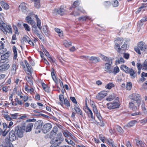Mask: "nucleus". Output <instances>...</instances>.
Here are the masks:
<instances>
[{
	"label": "nucleus",
	"instance_id": "nucleus-1",
	"mask_svg": "<svg viewBox=\"0 0 147 147\" xmlns=\"http://www.w3.org/2000/svg\"><path fill=\"white\" fill-rule=\"evenodd\" d=\"M0 29L5 34L12 32L11 26L7 25L4 23L1 20H0Z\"/></svg>",
	"mask_w": 147,
	"mask_h": 147
},
{
	"label": "nucleus",
	"instance_id": "nucleus-2",
	"mask_svg": "<svg viewBox=\"0 0 147 147\" xmlns=\"http://www.w3.org/2000/svg\"><path fill=\"white\" fill-rule=\"evenodd\" d=\"M146 48V46L145 43L143 42H140L138 44L137 46L135 48V50L138 54H141L140 50L144 51Z\"/></svg>",
	"mask_w": 147,
	"mask_h": 147
},
{
	"label": "nucleus",
	"instance_id": "nucleus-3",
	"mask_svg": "<svg viewBox=\"0 0 147 147\" xmlns=\"http://www.w3.org/2000/svg\"><path fill=\"white\" fill-rule=\"evenodd\" d=\"M67 13V11L64 9V6H61L58 8L55 9L53 12V14L54 15L59 14L61 16H63Z\"/></svg>",
	"mask_w": 147,
	"mask_h": 147
},
{
	"label": "nucleus",
	"instance_id": "nucleus-4",
	"mask_svg": "<svg viewBox=\"0 0 147 147\" xmlns=\"http://www.w3.org/2000/svg\"><path fill=\"white\" fill-rule=\"evenodd\" d=\"M25 128L23 127L17 126L15 127L14 131L17 137L22 138L23 136V132Z\"/></svg>",
	"mask_w": 147,
	"mask_h": 147
},
{
	"label": "nucleus",
	"instance_id": "nucleus-5",
	"mask_svg": "<svg viewBox=\"0 0 147 147\" xmlns=\"http://www.w3.org/2000/svg\"><path fill=\"white\" fill-rule=\"evenodd\" d=\"M115 43V49L117 50L118 52L120 51V46L121 45L123 42V40L122 38H116L114 41Z\"/></svg>",
	"mask_w": 147,
	"mask_h": 147
},
{
	"label": "nucleus",
	"instance_id": "nucleus-6",
	"mask_svg": "<svg viewBox=\"0 0 147 147\" xmlns=\"http://www.w3.org/2000/svg\"><path fill=\"white\" fill-rule=\"evenodd\" d=\"M43 124V121L41 120H39L36 122L34 125V128L36 129V133H38L40 132Z\"/></svg>",
	"mask_w": 147,
	"mask_h": 147
},
{
	"label": "nucleus",
	"instance_id": "nucleus-7",
	"mask_svg": "<svg viewBox=\"0 0 147 147\" xmlns=\"http://www.w3.org/2000/svg\"><path fill=\"white\" fill-rule=\"evenodd\" d=\"M107 105L108 108L110 109L118 108L120 105L119 101L117 100L112 102L109 103Z\"/></svg>",
	"mask_w": 147,
	"mask_h": 147
},
{
	"label": "nucleus",
	"instance_id": "nucleus-8",
	"mask_svg": "<svg viewBox=\"0 0 147 147\" xmlns=\"http://www.w3.org/2000/svg\"><path fill=\"white\" fill-rule=\"evenodd\" d=\"M51 128V124L49 123H47L43 125L41 131L44 133L46 134L50 131Z\"/></svg>",
	"mask_w": 147,
	"mask_h": 147
},
{
	"label": "nucleus",
	"instance_id": "nucleus-9",
	"mask_svg": "<svg viewBox=\"0 0 147 147\" xmlns=\"http://www.w3.org/2000/svg\"><path fill=\"white\" fill-rule=\"evenodd\" d=\"M130 97L131 99L136 101V102L138 106H139L140 105V100L141 98L140 95L138 94H133L130 95Z\"/></svg>",
	"mask_w": 147,
	"mask_h": 147
},
{
	"label": "nucleus",
	"instance_id": "nucleus-10",
	"mask_svg": "<svg viewBox=\"0 0 147 147\" xmlns=\"http://www.w3.org/2000/svg\"><path fill=\"white\" fill-rule=\"evenodd\" d=\"M26 3H23L21 4L19 6L20 9H21L22 11L24 13L26 14L29 12V10L26 7Z\"/></svg>",
	"mask_w": 147,
	"mask_h": 147
},
{
	"label": "nucleus",
	"instance_id": "nucleus-11",
	"mask_svg": "<svg viewBox=\"0 0 147 147\" xmlns=\"http://www.w3.org/2000/svg\"><path fill=\"white\" fill-rule=\"evenodd\" d=\"M100 59L99 57L92 56L89 58V61L92 64H95L100 61Z\"/></svg>",
	"mask_w": 147,
	"mask_h": 147
},
{
	"label": "nucleus",
	"instance_id": "nucleus-12",
	"mask_svg": "<svg viewBox=\"0 0 147 147\" xmlns=\"http://www.w3.org/2000/svg\"><path fill=\"white\" fill-rule=\"evenodd\" d=\"M63 140H61L55 138L53 139L50 141V143L52 144V145H56L57 146H58L62 143Z\"/></svg>",
	"mask_w": 147,
	"mask_h": 147
},
{
	"label": "nucleus",
	"instance_id": "nucleus-13",
	"mask_svg": "<svg viewBox=\"0 0 147 147\" xmlns=\"http://www.w3.org/2000/svg\"><path fill=\"white\" fill-rule=\"evenodd\" d=\"M10 67L9 64L6 63H2L0 64V71L2 72L6 71Z\"/></svg>",
	"mask_w": 147,
	"mask_h": 147
},
{
	"label": "nucleus",
	"instance_id": "nucleus-14",
	"mask_svg": "<svg viewBox=\"0 0 147 147\" xmlns=\"http://www.w3.org/2000/svg\"><path fill=\"white\" fill-rule=\"evenodd\" d=\"M9 140L11 141L15 140L17 138L15 132L13 131H10L9 134Z\"/></svg>",
	"mask_w": 147,
	"mask_h": 147
},
{
	"label": "nucleus",
	"instance_id": "nucleus-15",
	"mask_svg": "<svg viewBox=\"0 0 147 147\" xmlns=\"http://www.w3.org/2000/svg\"><path fill=\"white\" fill-rule=\"evenodd\" d=\"M107 95V94L106 92L102 91L97 94L96 96V98L97 99L100 100L104 98Z\"/></svg>",
	"mask_w": 147,
	"mask_h": 147
},
{
	"label": "nucleus",
	"instance_id": "nucleus-16",
	"mask_svg": "<svg viewBox=\"0 0 147 147\" xmlns=\"http://www.w3.org/2000/svg\"><path fill=\"white\" fill-rule=\"evenodd\" d=\"M111 65L105 63V71L107 73H112Z\"/></svg>",
	"mask_w": 147,
	"mask_h": 147
},
{
	"label": "nucleus",
	"instance_id": "nucleus-17",
	"mask_svg": "<svg viewBox=\"0 0 147 147\" xmlns=\"http://www.w3.org/2000/svg\"><path fill=\"white\" fill-rule=\"evenodd\" d=\"M41 32L44 33L47 36H48L49 35V32L48 29L47 27L46 26H44L41 27V29L40 30Z\"/></svg>",
	"mask_w": 147,
	"mask_h": 147
},
{
	"label": "nucleus",
	"instance_id": "nucleus-18",
	"mask_svg": "<svg viewBox=\"0 0 147 147\" xmlns=\"http://www.w3.org/2000/svg\"><path fill=\"white\" fill-rule=\"evenodd\" d=\"M0 53L2 54L7 51V50L6 48H4V44L1 41H0Z\"/></svg>",
	"mask_w": 147,
	"mask_h": 147
},
{
	"label": "nucleus",
	"instance_id": "nucleus-19",
	"mask_svg": "<svg viewBox=\"0 0 147 147\" xmlns=\"http://www.w3.org/2000/svg\"><path fill=\"white\" fill-rule=\"evenodd\" d=\"M74 109L77 114H80L82 116H83L82 111L78 105H75Z\"/></svg>",
	"mask_w": 147,
	"mask_h": 147
},
{
	"label": "nucleus",
	"instance_id": "nucleus-20",
	"mask_svg": "<svg viewBox=\"0 0 147 147\" xmlns=\"http://www.w3.org/2000/svg\"><path fill=\"white\" fill-rule=\"evenodd\" d=\"M127 74H129L131 78H134L136 76V74L135 73L134 70L131 68H130L128 71V73Z\"/></svg>",
	"mask_w": 147,
	"mask_h": 147
},
{
	"label": "nucleus",
	"instance_id": "nucleus-21",
	"mask_svg": "<svg viewBox=\"0 0 147 147\" xmlns=\"http://www.w3.org/2000/svg\"><path fill=\"white\" fill-rule=\"evenodd\" d=\"M34 17L36 19L38 27L39 30H41V21L38 18L37 15H35Z\"/></svg>",
	"mask_w": 147,
	"mask_h": 147
},
{
	"label": "nucleus",
	"instance_id": "nucleus-22",
	"mask_svg": "<svg viewBox=\"0 0 147 147\" xmlns=\"http://www.w3.org/2000/svg\"><path fill=\"white\" fill-rule=\"evenodd\" d=\"M120 69L126 74L128 73V71L130 69L129 68L124 65H122L120 67Z\"/></svg>",
	"mask_w": 147,
	"mask_h": 147
},
{
	"label": "nucleus",
	"instance_id": "nucleus-23",
	"mask_svg": "<svg viewBox=\"0 0 147 147\" xmlns=\"http://www.w3.org/2000/svg\"><path fill=\"white\" fill-rule=\"evenodd\" d=\"M33 125V123H29L27 125L26 131V132L31 131Z\"/></svg>",
	"mask_w": 147,
	"mask_h": 147
},
{
	"label": "nucleus",
	"instance_id": "nucleus-24",
	"mask_svg": "<svg viewBox=\"0 0 147 147\" xmlns=\"http://www.w3.org/2000/svg\"><path fill=\"white\" fill-rule=\"evenodd\" d=\"M129 107L130 108L134 111H137L138 110L137 107L134 105V103L132 102L129 103Z\"/></svg>",
	"mask_w": 147,
	"mask_h": 147
},
{
	"label": "nucleus",
	"instance_id": "nucleus-25",
	"mask_svg": "<svg viewBox=\"0 0 147 147\" xmlns=\"http://www.w3.org/2000/svg\"><path fill=\"white\" fill-rule=\"evenodd\" d=\"M86 112L89 117H91L92 119H94V117L93 115V113L92 111L88 107H87V111Z\"/></svg>",
	"mask_w": 147,
	"mask_h": 147
},
{
	"label": "nucleus",
	"instance_id": "nucleus-26",
	"mask_svg": "<svg viewBox=\"0 0 147 147\" xmlns=\"http://www.w3.org/2000/svg\"><path fill=\"white\" fill-rule=\"evenodd\" d=\"M24 62L27 67L28 71L31 74L32 71V69L31 66L29 65L26 60H24Z\"/></svg>",
	"mask_w": 147,
	"mask_h": 147
},
{
	"label": "nucleus",
	"instance_id": "nucleus-27",
	"mask_svg": "<svg viewBox=\"0 0 147 147\" xmlns=\"http://www.w3.org/2000/svg\"><path fill=\"white\" fill-rule=\"evenodd\" d=\"M0 3L2 7L5 9L7 10L9 9V6L7 3L3 1H1Z\"/></svg>",
	"mask_w": 147,
	"mask_h": 147
},
{
	"label": "nucleus",
	"instance_id": "nucleus-28",
	"mask_svg": "<svg viewBox=\"0 0 147 147\" xmlns=\"http://www.w3.org/2000/svg\"><path fill=\"white\" fill-rule=\"evenodd\" d=\"M9 52H7L1 56V60H4L7 59L9 56Z\"/></svg>",
	"mask_w": 147,
	"mask_h": 147
},
{
	"label": "nucleus",
	"instance_id": "nucleus-29",
	"mask_svg": "<svg viewBox=\"0 0 147 147\" xmlns=\"http://www.w3.org/2000/svg\"><path fill=\"white\" fill-rule=\"evenodd\" d=\"M26 19L27 21V22L31 25L35 22L30 17L28 16L26 17Z\"/></svg>",
	"mask_w": 147,
	"mask_h": 147
},
{
	"label": "nucleus",
	"instance_id": "nucleus-30",
	"mask_svg": "<svg viewBox=\"0 0 147 147\" xmlns=\"http://www.w3.org/2000/svg\"><path fill=\"white\" fill-rule=\"evenodd\" d=\"M40 0H34V6L37 8H39L40 7Z\"/></svg>",
	"mask_w": 147,
	"mask_h": 147
},
{
	"label": "nucleus",
	"instance_id": "nucleus-31",
	"mask_svg": "<svg viewBox=\"0 0 147 147\" xmlns=\"http://www.w3.org/2000/svg\"><path fill=\"white\" fill-rule=\"evenodd\" d=\"M33 32L36 34L40 39H42L39 34V31L37 29H32Z\"/></svg>",
	"mask_w": 147,
	"mask_h": 147
},
{
	"label": "nucleus",
	"instance_id": "nucleus-32",
	"mask_svg": "<svg viewBox=\"0 0 147 147\" xmlns=\"http://www.w3.org/2000/svg\"><path fill=\"white\" fill-rule=\"evenodd\" d=\"M132 87V84L131 82H129L127 83L126 86V89L127 90H130Z\"/></svg>",
	"mask_w": 147,
	"mask_h": 147
},
{
	"label": "nucleus",
	"instance_id": "nucleus-33",
	"mask_svg": "<svg viewBox=\"0 0 147 147\" xmlns=\"http://www.w3.org/2000/svg\"><path fill=\"white\" fill-rule=\"evenodd\" d=\"M65 141L68 144L71 145L74 147L75 146V144L72 140L65 139Z\"/></svg>",
	"mask_w": 147,
	"mask_h": 147
},
{
	"label": "nucleus",
	"instance_id": "nucleus-34",
	"mask_svg": "<svg viewBox=\"0 0 147 147\" xmlns=\"http://www.w3.org/2000/svg\"><path fill=\"white\" fill-rule=\"evenodd\" d=\"M137 122V121L135 120L132 121L128 123L127 126L128 127H131L134 125Z\"/></svg>",
	"mask_w": 147,
	"mask_h": 147
},
{
	"label": "nucleus",
	"instance_id": "nucleus-35",
	"mask_svg": "<svg viewBox=\"0 0 147 147\" xmlns=\"http://www.w3.org/2000/svg\"><path fill=\"white\" fill-rule=\"evenodd\" d=\"M114 86L115 85L113 83H110L105 86V88L108 89H110L111 88L114 87Z\"/></svg>",
	"mask_w": 147,
	"mask_h": 147
},
{
	"label": "nucleus",
	"instance_id": "nucleus-36",
	"mask_svg": "<svg viewBox=\"0 0 147 147\" xmlns=\"http://www.w3.org/2000/svg\"><path fill=\"white\" fill-rule=\"evenodd\" d=\"M136 144L138 146L140 147H144V143L142 141L139 140L136 142Z\"/></svg>",
	"mask_w": 147,
	"mask_h": 147
},
{
	"label": "nucleus",
	"instance_id": "nucleus-37",
	"mask_svg": "<svg viewBox=\"0 0 147 147\" xmlns=\"http://www.w3.org/2000/svg\"><path fill=\"white\" fill-rule=\"evenodd\" d=\"M13 52L14 56L13 57L14 59H16L17 56V53L16 50V48L15 46H13Z\"/></svg>",
	"mask_w": 147,
	"mask_h": 147
},
{
	"label": "nucleus",
	"instance_id": "nucleus-38",
	"mask_svg": "<svg viewBox=\"0 0 147 147\" xmlns=\"http://www.w3.org/2000/svg\"><path fill=\"white\" fill-rule=\"evenodd\" d=\"M26 79L27 82L30 84V86L33 85V81L31 78L28 76L26 77Z\"/></svg>",
	"mask_w": 147,
	"mask_h": 147
},
{
	"label": "nucleus",
	"instance_id": "nucleus-39",
	"mask_svg": "<svg viewBox=\"0 0 147 147\" xmlns=\"http://www.w3.org/2000/svg\"><path fill=\"white\" fill-rule=\"evenodd\" d=\"M79 20H82L83 21H85L86 19H90V17L88 16H82L78 18Z\"/></svg>",
	"mask_w": 147,
	"mask_h": 147
},
{
	"label": "nucleus",
	"instance_id": "nucleus-40",
	"mask_svg": "<svg viewBox=\"0 0 147 147\" xmlns=\"http://www.w3.org/2000/svg\"><path fill=\"white\" fill-rule=\"evenodd\" d=\"M142 69L147 70V59L145 60L142 65Z\"/></svg>",
	"mask_w": 147,
	"mask_h": 147
},
{
	"label": "nucleus",
	"instance_id": "nucleus-41",
	"mask_svg": "<svg viewBox=\"0 0 147 147\" xmlns=\"http://www.w3.org/2000/svg\"><path fill=\"white\" fill-rule=\"evenodd\" d=\"M56 134L53 132L52 131L49 134H48L47 135L49 136V137L51 139H53L54 138V137L55 136Z\"/></svg>",
	"mask_w": 147,
	"mask_h": 147
},
{
	"label": "nucleus",
	"instance_id": "nucleus-42",
	"mask_svg": "<svg viewBox=\"0 0 147 147\" xmlns=\"http://www.w3.org/2000/svg\"><path fill=\"white\" fill-rule=\"evenodd\" d=\"M127 42H125L123 45L121 47V48H120V51L122 50L125 51L127 49Z\"/></svg>",
	"mask_w": 147,
	"mask_h": 147
},
{
	"label": "nucleus",
	"instance_id": "nucleus-43",
	"mask_svg": "<svg viewBox=\"0 0 147 147\" xmlns=\"http://www.w3.org/2000/svg\"><path fill=\"white\" fill-rule=\"evenodd\" d=\"M82 11L78 9L77 11H74L73 13H71V14L74 15V16H79L80 12H81Z\"/></svg>",
	"mask_w": 147,
	"mask_h": 147
},
{
	"label": "nucleus",
	"instance_id": "nucleus-44",
	"mask_svg": "<svg viewBox=\"0 0 147 147\" xmlns=\"http://www.w3.org/2000/svg\"><path fill=\"white\" fill-rule=\"evenodd\" d=\"M64 104L67 108H68L70 106V103L66 98L64 100Z\"/></svg>",
	"mask_w": 147,
	"mask_h": 147
},
{
	"label": "nucleus",
	"instance_id": "nucleus-45",
	"mask_svg": "<svg viewBox=\"0 0 147 147\" xmlns=\"http://www.w3.org/2000/svg\"><path fill=\"white\" fill-rule=\"evenodd\" d=\"M37 104L39 107V108L40 110L44 109L46 107L41 103L37 102Z\"/></svg>",
	"mask_w": 147,
	"mask_h": 147
},
{
	"label": "nucleus",
	"instance_id": "nucleus-46",
	"mask_svg": "<svg viewBox=\"0 0 147 147\" xmlns=\"http://www.w3.org/2000/svg\"><path fill=\"white\" fill-rule=\"evenodd\" d=\"M119 71V68L117 66L115 67L113 69V71L112 72L115 75L118 73Z\"/></svg>",
	"mask_w": 147,
	"mask_h": 147
},
{
	"label": "nucleus",
	"instance_id": "nucleus-47",
	"mask_svg": "<svg viewBox=\"0 0 147 147\" xmlns=\"http://www.w3.org/2000/svg\"><path fill=\"white\" fill-rule=\"evenodd\" d=\"M25 90L26 91H27V92L31 93L33 92L34 91V90L32 88H31L29 89L27 87H25Z\"/></svg>",
	"mask_w": 147,
	"mask_h": 147
},
{
	"label": "nucleus",
	"instance_id": "nucleus-48",
	"mask_svg": "<svg viewBox=\"0 0 147 147\" xmlns=\"http://www.w3.org/2000/svg\"><path fill=\"white\" fill-rule=\"evenodd\" d=\"M112 5L113 7H117L119 5V3L118 1L117 0H114L113 1Z\"/></svg>",
	"mask_w": 147,
	"mask_h": 147
},
{
	"label": "nucleus",
	"instance_id": "nucleus-49",
	"mask_svg": "<svg viewBox=\"0 0 147 147\" xmlns=\"http://www.w3.org/2000/svg\"><path fill=\"white\" fill-rule=\"evenodd\" d=\"M107 62L106 63L112 65V60L110 58L106 57L105 60Z\"/></svg>",
	"mask_w": 147,
	"mask_h": 147
},
{
	"label": "nucleus",
	"instance_id": "nucleus-50",
	"mask_svg": "<svg viewBox=\"0 0 147 147\" xmlns=\"http://www.w3.org/2000/svg\"><path fill=\"white\" fill-rule=\"evenodd\" d=\"M23 26L24 27L25 30L27 31H29L30 30V28L29 26L26 24H24Z\"/></svg>",
	"mask_w": 147,
	"mask_h": 147
},
{
	"label": "nucleus",
	"instance_id": "nucleus-51",
	"mask_svg": "<svg viewBox=\"0 0 147 147\" xmlns=\"http://www.w3.org/2000/svg\"><path fill=\"white\" fill-rule=\"evenodd\" d=\"M17 69V67L16 64L15 63L13 64L12 65L11 68V70L13 72L15 73Z\"/></svg>",
	"mask_w": 147,
	"mask_h": 147
},
{
	"label": "nucleus",
	"instance_id": "nucleus-52",
	"mask_svg": "<svg viewBox=\"0 0 147 147\" xmlns=\"http://www.w3.org/2000/svg\"><path fill=\"white\" fill-rule=\"evenodd\" d=\"M62 135V134L61 133H59L57 134V137H56V138H55L58 139H59L60 140H61L63 141V139L62 138H61Z\"/></svg>",
	"mask_w": 147,
	"mask_h": 147
},
{
	"label": "nucleus",
	"instance_id": "nucleus-53",
	"mask_svg": "<svg viewBox=\"0 0 147 147\" xmlns=\"http://www.w3.org/2000/svg\"><path fill=\"white\" fill-rule=\"evenodd\" d=\"M95 114H96V117L100 120V123H102V117L101 116L100 114L98 113H97Z\"/></svg>",
	"mask_w": 147,
	"mask_h": 147
},
{
	"label": "nucleus",
	"instance_id": "nucleus-54",
	"mask_svg": "<svg viewBox=\"0 0 147 147\" xmlns=\"http://www.w3.org/2000/svg\"><path fill=\"white\" fill-rule=\"evenodd\" d=\"M63 133L64 136L66 137H69V132L67 130H66L63 131Z\"/></svg>",
	"mask_w": 147,
	"mask_h": 147
},
{
	"label": "nucleus",
	"instance_id": "nucleus-55",
	"mask_svg": "<svg viewBox=\"0 0 147 147\" xmlns=\"http://www.w3.org/2000/svg\"><path fill=\"white\" fill-rule=\"evenodd\" d=\"M10 116L13 119H16L18 115V113H15L13 114H10Z\"/></svg>",
	"mask_w": 147,
	"mask_h": 147
},
{
	"label": "nucleus",
	"instance_id": "nucleus-56",
	"mask_svg": "<svg viewBox=\"0 0 147 147\" xmlns=\"http://www.w3.org/2000/svg\"><path fill=\"white\" fill-rule=\"evenodd\" d=\"M70 99L72 101L74 104H76L75 105H77V102L76 100L74 97H70Z\"/></svg>",
	"mask_w": 147,
	"mask_h": 147
},
{
	"label": "nucleus",
	"instance_id": "nucleus-57",
	"mask_svg": "<svg viewBox=\"0 0 147 147\" xmlns=\"http://www.w3.org/2000/svg\"><path fill=\"white\" fill-rule=\"evenodd\" d=\"M123 57L125 59H128L129 56V54L128 53H124L123 54Z\"/></svg>",
	"mask_w": 147,
	"mask_h": 147
},
{
	"label": "nucleus",
	"instance_id": "nucleus-58",
	"mask_svg": "<svg viewBox=\"0 0 147 147\" xmlns=\"http://www.w3.org/2000/svg\"><path fill=\"white\" fill-rule=\"evenodd\" d=\"M58 130V129L57 127L56 126H55L53 128V129L51 131L57 134V133Z\"/></svg>",
	"mask_w": 147,
	"mask_h": 147
},
{
	"label": "nucleus",
	"instance_id": "nucleus-59",
	"mask_svg": "<svg viewBox=\"0 0 147 147\" xmlns=\"http://www.w3.org/2000/svg\"><path fill=\"white\" fill-rule=\"evenodd\" d=\"M80 3V1L79 0H77L76 1H75L73 5L75 7H76L78 6Z\"/></svg>",
	"mask_w": 147,
	"mask_h": 147
},
{
	"label": "nucleus",
	"instance_id": "nucleus-60",
	"mask_svg": "<svg viewBox=\"0 0 147 147\" xmlns=\"http://www.w3.org/2000/svg\"><path fill=\"white\" fill-rule=\"evenodd\" d=\"M55 30L56 32L58 33L61 34L62 35L63 33H61V32H62L61 30H60V29L57 28H55Z\"/></svg>",
	"mask_w": 147,
	"mask_h": 147
},
{
	"label": "nucleus",
	"instance_id": "nucleus-61",
	"mask_svg": "<svg viewBox=\"0 0 147 147\" xmlns=\"http://www.w3.org/2000/svg\"><path fill=\"white\" fill-rule=\"evenodd\" d=\"M89 56H81L80 57V58L87 61L88 59Z\"/></svg>",
	"mask_w": 147,
	"mask_h": 147
},
{
	"label": "nucleus",
	"instance_id": "nucleus-62",
	"mask_svg": "<svg viewBox=\"0 0 147 147\" xmlns=\"http://www.w3.org/2000/svg\"><path fill=\"white\" fill-rule=\"evenodd\" d=\"M117 61L118 63L119 64L121 63H124L125 62V60L122 57H120L118 60Z\"/></svg>",
	"mask_w": 147,
	"mask_h": 147
},
{
	"label": "nucleus",
	"instance_id": "nucleus-63",
	"mask_svg": "<svg viewBox=\"0 0 147 147\" xmlns=\"http://www.w3.org/2000/svg\"><path fill=\"white\" fill-rule=\"evenodd\" d=\"M147 7V5H146V4H143L142 5V6H141L140 7L139 9H138V12H140L141 11V9H142L143 8H144L145 7Z\"/></svg>",
	"mask_w": 147,
	"mask_h": 147
},
{
	"label": "nucleus",
	"instance_id": "nucleus-64",
	"mask_svg": "<svg viewBox=\"0 0 147 147\" xmlns=\"http://www.w3.org/2000/svg\"><path fill=\"white\" fill-rule=\"evenodd\" d=\"M117 129L120 134H121L122 133V129L119 126H117Z\"/></svg>",
	"mask_w": 147,
	"mask_h": 147
}]
</instances>
